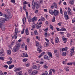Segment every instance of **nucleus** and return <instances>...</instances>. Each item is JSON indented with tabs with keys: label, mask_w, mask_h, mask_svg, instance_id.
<instances>
[{
	"label": "nucleus",
	"mask_w": 75,
	"mask_h": 75,
	"mask_svg": "<svg viewBox=\"0 0 75 75\" xmlns=\"http://www.w3.org/2000/svg\"><path fill=\"white\" fill-rule=\"evenodd\" d=\"M18 49H19V43H17L12 50V51L13 52H17L18 50Z\"/></svg>",
	"instance_id": "nucleus-1"
},
{
	"label": "nucleus",
	"mask_w": 75,
	"mask_h": 75,
	"mask_svg": "<svg viewBox=\"0 0 75 75\" xmlns=\"http://www.w3.org/2000/svg\"><path fill=\"white\" fill-rule=\"evenodd\" d=\"M4 17H6L5 18V19H4L3 20V21H2V23H5V21H7V19H8L9 18H11V17H12L11 16H10V15H9L8 16V18L7 17V15L6 14H4Z\"/></svg>",
	"instance_id": "nucleus-2"
},
{
	"label": "nucleus",
	"mask_w": 75,
	"mask_h": 75,
	"mask_svg": "<svg viewBox=\"0 0 75 75\" xmlns=\"http://www.w3.org/2000/svg\"><path fill=\"white\" fill-rule=\"evenodd\" d=\"M18 33V29L17 28H16L15 29V34L14 37L15 39H17V33Z\"/></svg>",
	"instance_id": "nucleus-3"
},
{
	"label": "nucleus",
	"mask_w": 75,
	"mask_h": 75,
	"mask_svg": "<svg viewBox=\"0 0 75 75\" xmlns=\"http://www.w3.org/2000/svg\"><path fill=\"white\" fill-rule=\"evenodd\" d=\"M53 13L55 16H58V15L59 14V11L55 9H54V10Z\"/></svg>",
	"instance_id": "nucleus-4"
},
{
	"label": "nucleus",
	"mask_w": 75,
	"mask_h": 75,
	"mask_svg": "<svg viewBox=\"0 0 75 75\" xmlns=\"http://www.w3.org/2000/svg\"><path fill=\"white\" fill-rule=\"evenodd\" d=\"M75 50V48H73L70 50V57H72V55H74V50Z\"/></svg>",
	"instance_id": "nucleus-5"
},
{
	"label": "nucleus",
	"mask_w": 75,
	"mask_h": 75,
	"mask_svg": "<svg viewBox=\"0 0 75 75\" xmlns=\"http://www.w3.org/2000/svg\"><path fill=\"white\" fill-rule=\"evenodd\" d=\"M42 24V22H40V23H37L36 24V28H40L41 27V25Z\"/></svg>",
	"instance_id": "nucleus-6"
},
{
	"label": "nucleus",
	"mask_w": 75,
	"mask_h": 75,
	"mask_svg": "<svg viewBox=\"0 0 75 75\" xmlns=\"http://www.w3.org/2000/svg\"><path fill=\"white\" fill-rule=\"evenodd\" d=\"M36 4V3H35V2L34 0L32 1V7L33 10H34V9H35Z\"/></svg>",
	"instance_id": "nucleus-7"
},
{
	"label": "nucleus",
	"mask_w": 75,
	"mask_h": 75,
	"mask_svg": "<svg viewBox=\"0 0 75 75\" xmlns=\"http://www.w3.org/2000/svg\"><path fill=\"white\" fill-rule=\"evenodd\" d=\"M26 7V5H24L23 9V10H25V11L26 13V17L27 18H28V12H27V10L25 8Z\"/></svg>",
	"instance_id": "nucleus-8"
},
{
	"label": "nucleus",
	"mask_w": 75,
	"mask_h": 75,
	"mask_svg": "<svg viewBox=\"0 0 75 75\" xmlns=\"http://www.w3.org/2000/svg\"><path fill=\"white\" fill-rule=\"evenodd\" d=\"M64 16L66 18H67V20H68L69 19V18L68 16L67 15V11H65L64 13Z\"/></svg>",
	"instance_id": "nucleus-9"
},
{
	"label": "nucleus",
	"mask_w": 75,
	"mask_h": 75,
	"mask_svg": "<svg viewBox=\"0 0 75 75\" xmlns=\"http://www.w3.org/2000/svg\"><path fill=\"white\" fill-rule=\"evenodd\" d=\"M38 71H37L34 70L30 74V75H35V74H38Z\"/></svg>",
	"instance_id": "nucleus-10"
},
{
	"label": "nucleus",
	"mask_w": 75,
	"mask_h": 75,
	"mask_svg": "<svg viewBox=\"0 0 75 75\" xmlns=\"http://www.w3.org/2000/svg\"><path fill=\"white\" fill-rule=\"evenodd\" d=\"M23 56H22V57L23 58H25V57H28V55L27 54L26 52L23 53Z\"/></svg>",
	"instance_id": "nucleus-11"
},
{
	"label": "nucleus",
	"mask_w": 75,
	"mask_h": 75,
	"mask_svg": "<svg viewBox=\"0 0 75 75\" xmlns=\"http://www.w3.org/2000/svg\"><path fill=\"white\" fill-rule=\"evenodd\" d=\"M41 48H42V46H40L37 49V51H38L39 53H40V52H41L42 51L41 50Z\"/></svg>",
	"instance_id": "nucleus-12"
},
{
	"label": "nucleus",
	"mask_w": 75,
	"mask_h": 75,
	"mask_svg": "<svg viewBox=\"0 0 75 75\" xmlns=\"http://www.w3.org/2000/svg\"><path fill=\"white\" fill-rule=\"evenodd\" d=\"M22 21L23 24L24 25L26 23V18L25 17L23 18L22 19Z\"/></svg>",
	"instance_id": "nucleus-13"
},
{
	"label": "nucleus",
	"mask_w": 75,
	"mask_h": 75,
	"mask_svg": "<svg viewBox=\"0 0 75 75\" xmlns=\"http://www.w3.org/2000/svg\"><path fill=\"white\" fill-rule=\"evenodd\" d=\"M25 33L26 35H28L29 34V31H28V28H26L25 30Z\"/></svg>",
	"instance_id": "nucleus-14"
},
{
	"label": "nucleus",
	"mask_w": 75,
	"mask_h": 75,
	"mask_svg": "<svg viewBox=\"0 0 75 75\" xmlns=\"http://www.w3.org/2000/svg\"><path fill=\"white\" fill-rule=\"evenodd\" d=\"M47 54L48 55H49L50 57V58H52V53H51V52H48Z\"/></svg>",
	"instance_id": "nucleus-15"
},
{
	"label": "nucleus",
	"mask_w": 75,
	"mask_h": 75,
	"mask_svg": "<svg viewBox=\"0 0 75 75\" xmlns=\"http://www.w3.org/2000/svg\"><path fill=\"white\" fill-rule=\"evenodd\" d=\"M45 54V52H43L38 57V58H41L42 56H43V55H44Z\"/></svg>",
	"instance_id": "nucleus-16"
},
{
	"label": "nucleus",
	"mask_w": 75,
	"mask_h": 75,
	"mask_svg": "<svg viewBox=\"0 0 75 75\" xmlns=\"http://www.w3.org/2000/svg\"><path fill=\"white\" fill-rule=\"evenodd\" d=\"M49 13L51 15H53V11L51 9H50L49 10Z\"/></svg>",
	"instance_id": "nucleus-17"
},
{
	"label": "nucleus",
	"mask_w": 75,
	"mask_h": 75,
	"mask_svg": "<svg viewBox=\"0 0 75 75\" xmlns=\"http://www.w3.org/2000/svg\"><path fill=\"white\" fill-rule=\"evenodd\" d=\"M14 67H15V66L14 65H10L8 68L9 69H12V68H14Z\"/></svg>",
	"instance_id": "nucleus-18"
},
{
	"label": "nucleus",
	"mask_w": 75,
	"mask_h": 75,
	"mask_svg": "<svg viewBox=\"0 0 75 75\" xmlns=\"http://www.w3.org/2000/svg\"><path fill=\"white\" fill-rule=\"evenodd\" d=\"M75 1V0H71V1H70L69 3L71 5H73L74 4V2Z\"/></svg>",
	"instance_id": "nucleus-19"
},
{
	"label": "nucleus",
	"mask_w": 75,
	"mask_h": 75,
	"mask_svg": "<svg viewBox=\"0 0 75 75\" xmlns=\"http://www.w3.org/2000/svg\"><path fill=\"white\" fill-rule=\"evenodd\" d=\"M32 21L33 22L34 21H37V17H34L32 19Z\"/></svg>",
	"instance_id": "nucleus-20"
},
{
	"label": "nucleus",
	"mask_w": 75,
	"mask_h": 75,
	"mask_svg": "<svg viewBox=\"0 0 75 75\" xmlns=\"http://www.w3.org/2000/svg\"><path fill=\"white\" fill-rule=\"evenodd\" d=\"M37 68V66L35 65H33L32 67V69H35Z\"/></svg>",
	"instance_id": "nucleus-21"
},
{
	"label": "nucleus",
	"mask_w": 75,
	"mask_h": 75,
	"mask_svg": "<svg viewBox=\"0 0 75 75\" xmlns=\"http://www.w3.org/2000/svg\"><path fill=\"white\" fill-rule=\"evenodd\" d=\"M43 58H44L45 59H48L49 60V59L48 58V57L46 55H44L43 56Z\"/></svg>",
	"instance_id": "nucleus-22"
},
{
	"label": "nucleus",
	"mask_w": 75,
	"mask_h": 75,
	"mask_svg": "<svg viewBox=\"0 0 75 75\" xmlns=\"http://www.w3.org/2000/svg\"><path fill=\"white\" fill-rule=\"evenodd\" d=\"M59 41V39L58 37H56L55 39V42L56 43H58Z\"/></svg>",
	"instance_id": "nucleus-23"
},
{
	"label": "nucleus",
	"mask_w": 75,
	"mask_h": 75,
	"mask_svg": "<svg viewBox=\"0 0 75 75\" xmlns=\"http://www.w3.org/2000/svg\"><path fill=\"white\" fill-rule=\"evenodd\" d=\"M14 69H15L14 70V72H17V71H19V68H16L14 67Z\"/></svg>",
	"instance_id": "nucleus-24"
},
{
	"label": "nucleus",
	"mask_w": 75,
	"mask_h": 75,
	"mask_svg": "<svg viewBox=\"0 0 75 75\" xmlns=\"http://www.w3.org/2000/svg\"><path fill=\"white\" fill-rule=\"evenodd\" d=\"M60 31H67V30H66V29H65L64 28H61L60 29Z\"/></svg>",
	"instance_id": "nucleus-25"
},
{
	"label": "nucleus",
	"mask_w": 75,
	"mask_h": 75,
	"mask_svg": "<svg viewBox=\"0 0 75 75\" xmlns=\"http://www.w3.org/2000/svg\"><path fill=\"white\" fill-rule=\"evenodd\" d=\"M34 33L35 35H38V32L37 31V30H35L34 32Z\"/></svg>",
	"instance_id": "nucleus-26"
},
{
	"label": "nucleus",
	"mask_w": 75,
	"mask_h": 75,
	"mask_svg": "<svg viewBox=\"0 0 75 75\" xmlns=\"http://www.w3.org/2000/svg\"><path fill=\"white\" fill-rule=\"evenodd\" d=\"M36 8H38L40 7V4H39L38 3H36Z\"/></svg>",
	"instance_id": "nucleus-27"
},
{
	"label": "nucleus",
	"mask_w": 75,
	"mask_h": 75,
	"mask_svg": "<svg viewBox=\"0 0 75 75\" xmlns=\"http://www.w3.org/2000/svg\"><path fill=\"white\" fill-rule=\"evenodd\" d=\"M62 55L63 57H65L67 55V53L65 52H64L62 53Z\"/></svg>",
	"instance_id": "nucleus-28"
},
{
	"label": "nucleus",
	"mask_w": 75,
	"mask_h": 75,
	"mask_svg": "<svg viewBox=\"0 0 75 75\" xmlns=\"http://www.w3.org/2000/svg\"><path fill=\"white\" fill-rule=\"evenodd\" d=\"M11 63H12V61H9L8 62H6V63L8 65H10V64H11Z\"/></svg>",
	"instance_id": "nucleus-29"
},
{
	"label": "nucleus",
	"mask_w": 75,
	"mask_h": 75,
	"mask_svg": "<svg viewBox=\"0 0 75 75\" xmlns=\"http://www.w3.org/2000/svg\"><path fill=\"white\" fill-rule=\"evenodd\" d=\"M28 72L29 73V75H30V74H31V72H32V70L31 69H30L28 70Z\"/></svg>",
	"instance_id": "nucleus-30"
},
{
	"label": "nucleus",
	"mask_w": 75,
	"mask_h": 75,
	"mask_svg": "<svg viewBox=\"0 0 75 75\" xmlns=\"http://www.w3.org/2000/svg\"><path fill=\"white\" fill-rule=\"evenodd\" d=\"M63 40L64 41V43H65V42H66V41H67V38H63Z\"/></svg>",
	"instance_id": "nucleus-31"
},
{
	"label": "nucleus",
	"mask_w": 75,
	"mask_h": 75,
	"mask_svg": "<svg viewBox=\"0 0 75 75\" xmlns=\"http://www.w3.org/2000/svg\"><path fill=\"white\" fill-rule=\"evenodd\" d=\"M7 52L8 55H11V50H7Z\"/></svg>",
	"instance_id": "nucleus-32"
},
{
	"label": "nucleus",
	"mask_w": 75,
	"mask_h": 75,
	"mask_svg": "<svg viewBox=\"0 0 75 75\" xmlns=\"http://www.w3.org/2000/svg\"><path fill=\"white\" fill-rule=\"evenodd\" d=\"M67 62V59H66L65 60V61H64L62 62V63L63 64H64V65H65V64H66Z\"/></svg>",
	"instance_id": "nucleus-33"
},
{
	"label": "nucleus",
	"mask_w": 75,
	"mask_h": 75,
	"mask_svg": "<svg viewBox=\"0 0 75 75\" xmlns=\"http://www.w3.org/2000/svg\"><path fill=\"white\" fill-rule=\"evenodd\" d=\"M3 52H0V57H4V54H3Z\"/></svg>",
	"instance_id": "nucleus-34"
},
{
	"label": "nucleus",
	"mask_w": 75,
	"mask_h": 75,
	"mask_svg": "<svg viewBox=\"0 0 75 75\" xmlns=\"http://www.w3.org/2000/svg\"><path fill=\"white\" fill-rule=\"evenodd\" d=\"M25 46V45L24 43H23L22 44V45L21 46V47L22 48H24V47Z\"/></svg>",
	"instance_id": "nucleus-35"
},
{
	"label": "nucleus",
	"mask_w": 75,
	"mask_h": 75,
	"mask_svg": "<svg viewBox=\"0 0 75 75\" xmlns=\"http://www.w3.org/2000/svg\"><path fill=\"white\" fill-rule=\"evenodd\" d=\"M47 46H48V43H45L44 45V47H47Z\"/></svg>",
	"instance_id": "nucleus-36"
},
{
	"label": "nucleus",
	"mask_w": 75,
	"mask_h": 75,
	"mask_svg": "<svg viewBox=\"0 0 75 75\" xmlns=\"http://www.w3.org/2000/svg\"><path fill=\"white\" fill-rule=\"evenodd\" d=\"M53 4L55 8H57V3H56L55 2H54Z\"/></svg>",
	"instance_id": "nucleus-37"
},
{
	"label": "nucleus",
	"mask_w": 75,
	"mask_h": 75,
	"mask_svg": "<svg viewBox=\"0 0 75 75\" xmlns=\"http://www.w3.org/2000/svg\"><path fill=\"white\" fill-rule=\"evenodd\" d=\"M73 64V62L68 63L67 64V65H72Z\"/></svg>",
	"instance_id": "nucleus-38"
},
{
	"label": "nucleus",
	"mask_w": 75,
	"mask_h": 75,
	"mask_svg": "<svg viewBox=\"0 0 75 75\" xmlns=\"http://www.w3.org/2000/svg\"><path fill=\"white\" fill-rule=\"evenodd\" d=\"M25 65L27 67H30V63H27L25 64Z\"/></svg>",
	"instance_id": "nucleus-39"
},
{
	"label": "nucleus",
	"mask_w": 75,
	"mask_h": 75,
	"mask_svg": "<svg viewBox=\"0 0 75 75\" xmlns=\"http://www.w3.org/2000/svg\"><path fill=\"white\" fill-rule=\"evenodd\" d=\"M27 60H28L27 59L24 58L23 59V62H26V61H27Z\"/></svg>",
	"instance_id": "nucleus-40"
},
{
	"label": "nucleus",
	"mask_w": 75,
	"mask_h": 75,
	"mask_svg": "<svg viewBox=\"0 0 75 75\" xmlns=\"http://www.w3.org/2000/svg\"><path fill=\"white\" fill-rule=\"evenodd\" d=\"M67 13L69 15H71V14H72V13L71 12V11H68Z\"/></svg>",
	"instance_id": "nucleus-41"
},
{
	"label": "nucleus",
	"mask_w": 75,
	"mask_h": 75,
	"mask_svg": "<svg viewBox=\"0 0 75 75\" xmlns=\"http://www.w3.org/2000/svg\"><path fill=\"white\" fill-rule=\"evenodd\" d=\"M1 29L2 31H5V30H6V28H5V26H3L1 28Z\"/></svg>",
	"instance_id": "nucleus-42"
},
{
	"label": "nucleus",
	"mask_w": 75,
	"mask_h": 75,
	"mask_svg": "<svg viewBox=\"0 0 75 75\" xmlns=\"http://www.w3.org/2000/svg\"><path fill=\"white\" fill-rule=\"evenodd\" d=\"M52 72L51 71V70H50L49 73V75H52Z\"/></svg>",
	"instance_id": "nucleus-43"
},
{
	"label": "nucleus",
	"mask_w": 75,
	"mask_h": 75,
	"mask_svg": "<svg viewBox=\"0 0 75 75\" xmlns=\"http://www.w3.org/2000/svg\"><path fill=\"white\" fill-rule=\"evenodd\" d=\"M36 47H38V46H39V43L38 42L36 41Z\"/></svg>",
	"instance_id": "nucleus-44"
},
{
	"label": "nucleus",
	"mask_w": 75,
	"mask_h": 75,
	"mask_svg": "<svg viewBox=\"0 0 75 75\" xmlns=\"http://www.w3.org/2000/svg\"><path fill=\"white\" fill-rule=\"evenodd\" d=\"M50 29H51V30H53V26H52V25H50Z\"/></svg>",
	"instance_id": "nucleus-45"
},
{
	"label": "nucleus",
	"mask_w": 75,
	"mask_h": 75,
	"mask_svg": "<svg viewBox=\"0 0 75 75\" xmlns=\"http://www.w3.org/2000/svg\"><path fill=\"white\" fill-rule=\"evenodd\" d=\"M43 67L44 68H45V69H47V68H48V66H47L46 65H44Z\"/></svg>",
	"instance_id": "nucleus-46"
},
{
	"label": "nucleus",
	"mask_w": 75,
	"mask_h": 75,
	"mask_svg": "<svg viewBox=\"0 0 75 75\" xmlns=\"http://www.w3.org/2000/svg\"><path fill=\"white\" fill-rule=\"evenodd\" d=\"M3 25V22L0 21V28H1V26Z\"/></svg>",
	"instance_id": "nucleus-47"
},
{
	"label": "nucleus",
	"mask_w": 75,
	"mask_h": 75,
	"mask_svg": "<svg viewBox=\"0 0 75 75\" xmlns=\"http://www.w3.org/2000/svg\"><path fill=\"white\" fill-rule=\"evenodd\" d=\"M48 30V28H47L46 29H43V30H44L45 32H47Z\"/></svg>",
	"instance_id": "nucleus-48"
},
{
	"label": "nucleus",
	"mask_w": 75,
	"mask_h": 75,
	"mask_svg": "<svg viewBox=\"0 0 75 75\" xmlns=\"http://www.w3.org/2000/svg\"><path fill=\"white\" fill-rule=\"evenodd\" d=\"M28 2H27L26 1H25L23 2V4L24 5H25V4H28Z\"/></svg>",
	"instance_id": "nucleus-49"
},
{
	"label": "nucleus",
	"mask_w": 75,
	"mask_h": 75,
	"mask_svg": "<svg viewBox=\"0 0 75 75\" xmlns=\"http://www.w3.org/2000/svg\"><path fill=\"white\" fill-rule=\"evenodd\" d=\"M28 49H27V45H25V51H27V50Z\"/></svg>",
	"instance_id": "nucleus-50"
},
{
	"label": "nucleus",
	"mask_w": 75,
	"mask_h": 75,
	"mask_svg": "<svg viewBox=\"0 0 75 75\" xmlns=\"http://www.w3.org/2000/svg\"><path fill=\"white\" fill-rule=\"evenodd\" d=\"M50 70H51V71H52L53 73H55V70L52 69H50Z\"/></svg>",
	"instance_id": "nucleus-51"
},
{
	"label": "nucleus",
	"mask_w": 75,
	"mask_h": 75,
	"mask_svg": "<svg viewBox=\"0 0 75 75\" xmlns=\"http://www.w3.org/2000/svg\"><path fill=\"white\" fill-rule=\"evenodd\" d=\"M52 22H55V17L54 16L52 20Z\"/></svg>",
	"instance_id": "nucleus-52"
},
{
	"label": "nucleus",
	"mask_w": 75,
	"mask_h": 75,
	"mask_svg": "<svg viewBox=\"0 0 75 75\" xmlns=\"http://www.w3.org/2000/svg\"><path fill=\"white\" fill-rule=\"evenodd\" d=\"M4 68H6V69H7L8 68V65H5L4 66Z\"/></svg>",
	"instance_id": "nucleus-53"
},
{
	"label": "nucleus",
	"mask_w": 75,
	"mask_h": 75,
	"mask_svg": "<svg viewBox=\"0 0 75 75\" xmlns=\"http://www.w3.org/2000/svg\"><path fill=\"white\" fill-rule=\"evenodd\" d=\"M24 30H25V29L24 28L23 29V30L21 32V33L22 34H24Z\"/></svg>",
	"instance_id": "nucleus-54"
},
{
	"label": "nucleus",
	"mask_w": 75,
	"mask_h": 75,
	"mask_svg": "<svg viewBox=\"0 0 75 75\" xmlns=\"http://www.w3.org/2000/svg\"><path fill=\"white\" fill-rule=\"evenodd\" d=\"M71 36V34H70L69 33H68L67 34V37H69Z\"/></svg>",
	"instance_id": "nucleus-55"
},
{
	"label": "nucleus",
	"mask_w": 75,
	"mask_h": 75,
	"mask_svg": "<svg viewBox=\"0 0 75 75\" xmlns=\"http://www.w3.org/2000/svg\"><path fill=\"white\" fill-rule=\"evenodd\" d=\"M38 12V10H36L35 11V14H37Z\"/></svg>",
	"instance_id": "nucleus-56"
},
{
	"label": "nucleus",
	"mask_w": 75,
	"mask_h": 75,
	"mask_svg": "<svg viewBox=\"0 0 75 75\" xmlns=\"http://www.w3.org/2000/svg\"><path fill=\"white\" fill-rule=\"evenodd\" d=\"M60 13L61 14H62L63 13H62V8H60Z\"/></svg>",
	"instance_id": "nucleus-57"
},
{
	"label": "nucleus",
	"mask_w": 75,
	"mask_h": 75,
	"mask_svg": "<svg viewBox=\"0 0 75 75\" xmlns=\"http://www.w3.org/2000/svg\"><path fill=\"white\" fill-rule=\"evenodd\" d=\"M0 59H1L2 61H4V57H0Z\"/></svg>",
	"instance_id": "nucleus-58"
},
{
	"label": "nucleus",
	"mask_w": 75,
	"mask_h": 75,
	"mask_svg": "<svg viewBox=\"0 0 75 75\" xmlns=\"http://www.w3.org/2000/svg\"><path fill=\"white\" fill-rule=\"evenodd\" d=\"M11 2L13 3H15V0H11Z\"/></svg>",
	"instance_id": "nucleus-59"
},
{
	"label": "nucleus",
	"mask_w": 75,
	"mask_h": 75,
	"mask_svg": "<svg viewBox=\"0 0 75 75\" xmlns=\"http://www.w3.org/2000/svg\"><path fill=\"white\" fill-rule=\"evenodd\" d=\"M61 24H62V23H61L60 22L58 23L57 25H59V26H61Z\"/></svg>",
	"instance_id": "nucleus-60"
},
{
	"label": "nucleus",
	"mask_w": 75,
	"mask_h": 75,
	"mask_svg": "<svg viewBox=\"0 0 75 75\" xmlns=\"http://www.w3.org/2000/svg\"><path fill=\"white\" fill-rule=\"evenodd\" d=\"M39 63L41 65H42V64H44V62H40Z\"/></svg>",
	"instance_id": "nucleus-61"
},
{
	"label": "nucleus",
	"mask_w": 75,
	"mask_h": 75,
	"mask_svg": "<svg viewBox=\"0 0 75 75\" xmlns=\"http://www.w3.org/2000/svg\"><path fill=\"white\" fill-rule=\"evenodd\" d=\"M19 75H23V73H22V71H19Z\"/></svg>",
	"instance_id": "nucleus-62"
},
{
	"label": "nucleus",
	"mask_w": 75,
	"mask_h": 75,
	"mask_svg": "<svg viewBox=\"0 0 75 75\" xmlns=\"http://www.w3.org/2000/svg\"><path fill=\"white\" fill-rule=\"evenodd\" d=\"M54 5L53 4L51 6V8H52V9H53V8H54Z\"/></svg>",
	"instance_id": "nucleus-63"
},
{
	"label": "nucleus",
	"mask_w": 75,
	"mask_h": 75,
	"mask_svg": "<svg viewBox=\"0 0 75 75\" xmlns=\"http://www.w3.org/2000/svg\"><path fill=\"white\" fill-rule=\"evenodd\" d=\"M56 30H57V31H60V29L59 28H56Z\"/></svg>",
	"instance_id": "nucleus-64"
}]
</instances>
